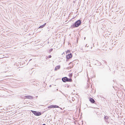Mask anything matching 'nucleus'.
Returning <instances> with one entry per match:
<instances>
[{
    "mask_svg": "<svg viewBox=\"0 0 125 125\" xmlns=\"http://www.w3.org/2000/svg\"><path fill=\"white\" fill-rule=\"evenodd\" d=\"M31 111L35 115L39 116L41 115V113L39 112L31 110Z\"/></svg>",
    "mask_w": 125,
    "mask_h": 125,
    "instance_id": "1",
    "label": "nucleus"
},
{
    "mask_svg": "<svg viewBox=\"0 0 125 125\" xmlns=\"http://www.w3.org/2000/svg\"><path fill=\"white\" fill-rule=\"evenodd\" d=\"M81 22L80 20H78L75 23V27H77L81 24Z\"/></svg>",
    "mask_w": 125,
    "mask_h": 125,
    "instance_id": "2",
    "label": "nucleus"
},
{
    "mask_svg": "<svg viewBox=\"0 0 125 125\" xmlns=\"http://www.w3.org/2000/svg\"><path fill=\"white\" fill-rule=\"evenodd\" d=\"M59 108V106L56 105H51L49 106L48 107V108Z\"/></svg>",
    "mask_w": 125,
    "mask_h": 125,
    "instance_id": "3",
    "label": "nucleus"
},
{
    "mask_svg": "<svg viewBox=\"0 0 125 125\" xmlns=\"http://www.w3.org/2000/svg\"><path fill=\"white\" fill-rule=\"evenodd\" d=\"M72 57V53H70L66 55V58L67 59H68L71 58Z\"/></svg>",
    "mask_w": 125,
    "mask_h": 125,
    "instance_id": "4",
    "label": "nucleus"
},
{
    "mask_svg": "<svg viewBox=\"0 0 125 125\" xmlns=\"http://www.w3.org/2000/svg\"><path fill=\"white\" fill-rule=\"evenodd\" d=\"M74 65L73 64V63L72 62H70V63L69 64V67H68V69L69 68L71 69V68H72L73 66Z\"/></svg>",
    "mask_w": 125,
    "mask_h": 125,
    "instance_id": "5",
    "label": "nucleus"
},
{
    "mask_svg": "<svg viewBox=\"0 0 125 125\" xmlns=\"http://www.w3.org/2000/svg\"><path fill=\"white\" fill-rule=\"evenodd\" d=\"M24 99H31L32 98V97L31 96L28 95L24 96Z\"/></svg>",
    "mask_w": 125,
    "mask_h": 125,
    "instance_id": "6",
    "label": "nucleus"
},
{
    "mask_svg": "<svg viewBox=\"0 0 125 125\" xmlns=\"http://www.w3.org/2000/svg\"><path fill=\"white\" fill-rule=\"evenodd\" d=\"M67 77H64L62 78V80L64 82H67Z\"/></svg>",
    "mask_w": 125,
    "mask_h": 125,
    "instance_id": "7",
    "label": "nucleus"
},
{
    "mask_svg": "<svg viewBox=\"0 0 125 125\" xmlns=\"http://www.w3.org/2000/svg\"><path fill=\"white\" fill-rule=\"evenodd\" d=\"M60 68V66H56L55 69V71H57Z\"/></svg>",
    "mask_w": 125,
    "mask_h": 125,
    "instance_id": "8",
    "label": "nucleus"
},
{
    "mask_svg": "<svg viewBox=\"0 0 125 125\" xmlns=\"http://www.w3.org/2000/svg\"><path fill=\"white\" fill-rule=\"evenodd\" d=\"M90 101L93 103H94L95 102V101L92 98H90Z\"/></svg>",
    "mask_w": 125,
    "mask_h": 125,
    "instance_id": "9",
    "label": "nucleus"
},
{
    "mask_svg": "<svg viewBox=\"0 0 125 125\" xmlns=\"http://www.w3.org/2000/svg\"><path fill=\"white\" fill-rule=\"evenodd\" d=\"M67 82H72V80L71 79H69L67 78Z\"/></svg>",
    "mask_w": 125,
    "mask_h": 125,
    "instance_id": "10",
    "label": "nucleus"
},
{
    "mask_svg": "<svg viewBox=\"0 0 125 125\" xmlns=\"http://www.w3.org/2000/svg\"><path fill=\"white\" fill-rule=\"evenodd\" d=\"M46 23H45L43 25L39 27V28H42L43 27L46 25Z\"/></svg>",
    "mask_w": 125,
    "mask_h": 125,
    "instance_id": "11",
    "label": "nucleus"
},
{
    "mask_svg": "<svg viewBox=\"0 0 125 125\" xmlns=\"http://www.w3.org/2000/svg\"><path fill=\"white\" fill-rule=\"evenodd\" d=\"M72 75H73V73H71L70 74H69V76L70 77H72Z\"/></svg>",
    "mask_w": 125,
    "mask_h": 125,
    "instance_id": "12",
    "label": "nucleus"
},
{
    "mask_svg": "<svg viewBox=\"0 0 125 125\" xmlns=\"http://www.w3.org/2000/svg\"><path fill=\"white\" fill-rule=\"evenodd\" d=\"M109 117L107 116H105L104 118L105 119H108Z\"/></svg>",
    "mask_w": 125,
    "mask_h": 125,
    "instance_id": "13",
    "label": "nucleus"
},
{
    "mask_svg": "<svg viewBox=\"0 0 125 125\" xmlns=\"http://www.w3.org/2000/svg\"><path fill=\"white\" fill-rule=\"evenodd\" d=\"M70 52V51L69 50H68L66 52V54H67L68 53H69Z\"/></svg>",
    "mask_w": 125,
    "mask_h": 125,
    "instance_id": "14",
    "label": "nucleus"
},
{
    "mask_svg": "<svg viewBox=\"0 0 125 125\" xmlns=\"http://www.w3.org/2000/svg\"><path fill=\"white\" fill-rule=\"evenodd\" d=\"M48 57H49V58H51V57L52 56L51 55H49Z\"/></svg>",
    "mask_w": 125,
    "mask_h": 125,
    "instance_id": "15",
    "label": "nucleus"
},
{
    "mask_svg": "<svg viewBox=\"0 0 125 125\" xmlns=\"http://www.w3.org/2000/svg\"><path fill=\"white\" fill-rule=\"evenodd\" d=\"M42 125H46L45 124H43Z\"/></svg>",
    "mask_w": 125,
    "mask_h": 125,
    "instance_id": "16",
    "label": "nucleus"
}]
</instances>
